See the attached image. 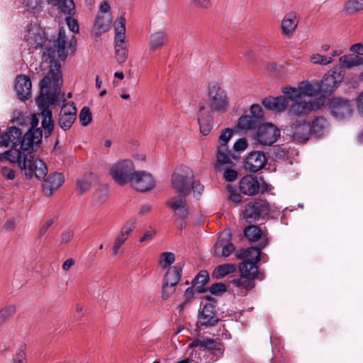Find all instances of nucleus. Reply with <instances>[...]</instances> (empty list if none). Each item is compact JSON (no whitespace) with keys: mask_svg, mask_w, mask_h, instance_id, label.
I'll use <instances>...</instances> for the list:
<instances>
[{"mask_svg":"<svg viewBox=\"0 0 363 363\" xmlns=\"http://www.w3.org/2000/svg\"><path fill=\"white\" fill-rule=\"evenodd\" d=\"M77 40L72 35L68 40L65 28H61L55 41L49 42L43 52L42 59L45 62H49L48 74L40 82V93L36 99V104L40 111L42 117L41 125L45 130V137L48 138L54 128L52 111L50 106L58 101H65L64 94L60 93L62 84L60 65L56 59L65 60L68 55V49L73 53L75 51Z\"/></svg>","mask_w":363,"mask_h":363,"instance_id":"1","label":"nucleus"},{"mask_svg":"<svg viewBox=\"0 0 363 363\" xmlns=\"http://www.w3.org/2000/svg\"><path fill=\"white\" fill-rule=\"evenodd\" d=\"M285 96L267 97L263 101V106L268 110L275 112H282L288 108V114L291 116H306L323 104L321 98L317 101L299 95L295 88L285 86L282 89Z\"/></svg>","mask_w":363,"mask_h":363,"instance_id":"2","label":"nucleus"},{"mask_svg":"<svg viewBox=\"0 0 363 363\" xmlns=\"http://www.w3.org/2000/svg\"><path fill=\"white\" fill-rule=\"evenodd\" d=\"M30 128L21 139L22 132L20 128L11 127L8 129L7 134L11 138V145L16 147L20 145L22 150H28L33 145H38L42 141L43 133L40 128H36L38 124V118L35 115L30 118Z\"/></svg>","mask_w":363,"mask_h":363,"instance_id":"3","label":"nucleus"},{"mask_svg":"<svg viewBox=\"0 0 363 363\" xmlns=\"http://www.w3.org/2000/svg\"><path fill=\"white\" fill-rule=\"evenodd\" d=\"M240 275L230 281V284L236 286L241 296L247 295V292L255 287L254 279L257 277L258 269L257 265L250 262H242L239 266Z\"/></svg>","mask_w":363,"mask_h":363,"instance_id":"4","label":"nucleus"},{"mask_svg":"<svg viewBox=\"0 0 363 363\" xmlns=\"http://www.w3.org/2000/svg\"><path fill=\"white\" fill-rule=\"evenodd\" d=\"M208 105L212 111L225 112L228 107L225 91L217 82H210L207 89Z\"/></svg>","mask_w":363,"mask_h":363,"instance_id":"5","label":"nucleus"},{"mask_svg":"<svg viewBox=\"0 0 363 363\" xmlns=\"http://www.w3.org/2000/svg\"><path fill=\"white\" fill-rule=\"evenodd\" d=\"M193 178L192 170L186 166H181L172 176V186L179 195H189Z\"/></svg>","mask_w":363,"mask_h":363,"instance_id":"6","label":"nucleus"},{"mask_svg":"<svg viewBox=\"0 0 363 363\" xmlns=\"http://www.w3.org/2000/svg\"><path fill=\"white\" fill-rule=\"evenodd\" d=\"M335 84L333 76L325 77L320 84L316 83L301 82L298 87L295 88V91H299V95L304 96L305 98L310 99L311 96H317L320 91L324 92H331L333 91Z\"/></svg>","mask_w":363,"mask_h":363,"instance_id":"7","label":"nucleus"},{"mask_svg":"<svg viewBox=\"0 0 363 363\" xmlns=\"http://www.w3.org/2000/svg\"><path fill=\"white\" fill-rule=\"evenodd\" d=\"M130 160H123L115 163L110 169V174L119 185L123 186L130 182L132 176L136 171Z\"/></svg>","mask_w":363,"mask_h":363,"instance_id":"8","label":"nucleus"},{"mask_svg":"<svg viewBox=\"0 0 363 363\" xmlns=\"http://www.w3.org/2000/svg\"><path fill=\"white\" fill-rule=\"evenodd\" d=\"M22 164L21 169H24L28 178H32L35 175L37 179H41L47 174L45 163L40 159H35L33 154L30 151L25 155Z\"/></svg>","mask_w":363,"mask_h":363,"instance_id":"9","label":"nucleus"},{"mask_svg":"<svg viewBox=\"0 0 363 363\" xmlns=\"http://www.w3.org/2000/svg\"><path fill=\"white\" fill-rule=\"evenodd\" d=\"M269 211L270 208L266 200L255 199L245 206L243 218L250 223L267 216Z\"/></svg>","mask_w":363,"mask_h":363,"instance_id":"10","label":"nucleus"},{"mask_svg":"<svg viewBox=\"0 0 363 363\" xmlns=\"http://www.w3.org/2000/svg\"><path fill=\"white\" fill-rule=\"evenodd\" d=\"M280 136V130L271 123H265L258 126L256 140L262 145L270 146Z\"/></svg>","mask_w":363,"mask_h":363,"instance_id":"11","label":"nucleus"},{"mask_svg":"<svg viewBox=\"0 0 363 363\" xmlns=\"http://www.w3.org/2000/svg\"><path fill=\"white\" fill-rule=\"evenodd\" d=\"M199 347L203 350H207L217 358L220 357L224 351L222 343L208 337H196L188 346L189 348Z\"/></svg>","mask_w":363,"mask_h":363,"instance_id":"12","label":"nucleus"},{"mask_svg":"<svg viewBox=\"0 0 363 363\" xmlns=\"http://www.w3.org/2000/svg\"><path fill=\"white\" fill-rule=\"evenodd\" d=\"M77 118V108L73 102L64 104L59 113L57 123L64 130H69Z\"/></svg>","mask_w":363,"mask_h":363,"instance_id":"13","label":"nucleus"},{"mask_svg":"<svg viewBox=\"0 0 363 363\" xmlns=\"http://www.w3.org/2000/svg\"><path fill=\"white\" fill-rule=\"evenodd\" d=\"M130 183L135 189L142 192L149 191L155 186V180L152 175L145 171L134 172Z\"/></svg>","mask_w":363,"mask_h":363,"instance_id":"14","label":"nucleus"},{"mask_svg":"<svg viewBox=\"0 0 363 363\" xmlns=\"http://www.w3.org/2000/svg\"><path fill=\"white\" fill-rule=\"evenodd\" d=\"M331 114L337 118L350 116L352 112V104L349 100L334 98L329 101Z\"/></svg>","mask_w":363,"mask_h":363,"instance_id":"15","label":"nucleus"},{"mask_svg":"<svg viewBox=\"0 0 363 363\" xmlns=\"http://www.w3.org/2000/svg\"><path fill=\"white\" fill-rule=\"evenodd\" d=\"M24 39L32 48L37 49L45 41V35L38 25L30 24L27 28Z\"/></svg>","mask_w":363,"mask_h":363,"instance_id":"16","label":"nucleus"},{"mask_svg":"<svg viewBox=\"0 0 363 363\" xmlns=\"http://www.w3.org/2000/svg\"><path fill=\"white\" fill-rule=\"evenodd\" d=\"M187 195L174 196L167 201L168 206L174 211L179 218L184 219L189 216V207L186 203Z\"/></svg>","mask_w":363,"mask_h":363,"instance_id":"17","label":"nucleus"},{"mask_svg":"<svg viewBox=\"0 0 363 363\" xmlns=\"http://www.w3.org/2000/svg\"><path fill=\"white\" fill-rule=\"evenodd\" d=\"M266 162L265 155L262 152L255 151L245 158L244 167L248 172H257L264 167Z\"/></svg>","mask_w":363,"mask_h":363,"instance_id":"18","label":"nucleus"},{"mask_svg":"<svg viewBox=\"0 0 363 363\" xmlns=\"http://www.w3.org/2000/svg\"><path fill=\"white\" fill-rule=\"evenodd\" d=\"M298 21L299 18L297 13L295 11L286 13L281 22L282 35L288 38L291 37L296 31Z\"/></svg>","mask_w":363,"mask_h":363,"instance_id":"19","label":"nucleus"},{"mask_svg":"<svg viewBox=\"0 0 363 363\" xmlns=\"http://www.w3.org/2000/svg\"><path fill=\"white\" fill-rule=\"evenodd\" d=\"M32 84L28 77L19 75L16 78L14 89L18 98L25 101L31 96Z\"/></svg>","mask_w":363,"mask_h":363,"instance_id":"20","label":"nucleus"},{"mask_svg":"<svg viewBox=\"0 0 363 363\" xmlns=\"http://www.w3.org/2000/svg\"><path fill=\"white\" fill-rule=\"evenodd\" d=\"M267 244L266 239H263L259 247H252L246 250H240L236 252L238 259H245L243 262H250L256 264L260 260V250Z\"/></svg>","mask_w":363,"mask_h":363,"instance_id":"21","label":"nucleus"},{"mask_svg":"<svg viewBox=\"0 0 363 363\" xmlns=\"http://www.w3.org/2000/svg\"><path fill=\"white\" fill-rule=\"evenodd\" d=\"M310 130V124L307 123L306 121H296L291 126V135L296 141H306L311 134Z\"/></svg>","mask_w":363,"mask_h":363,"instance_id":"22","label":"nucleus"},{"mask_svg":"<svg viewBox=\"0 0 363 363\" xmlns=\"http://www.w3.org/2000/svg\"><path fill=\"white\" fill-rule=\"evenodd\" d=\"M236 156L228 147H218L216 162L214 168L217 171L224 170V166H230L233 164V159H235Z\"/></svg>","mask_w":363,"mask_h":363,"instance_id":"23","label":"nucleus"},{"mask_svg":"<svg viewBox=\"0 0 363 363\" xmlns=\"http://www.w3.org/2000/svg\"><path fill=\"white\" fill-rule=\"evenodd\" d=\"M65 182V177L62 173L54 172L48 176L43 184V192L47 196H50Z\"/></svg>","mask_w":363,"mask_h":363,"instance_id":"24","label":"nucleus"},{"mask_svg":"<svg viewBox=\"0 0 363 363\" xmlns=\"http://www.w3.org/2000/svg\"><path fill=\"white\" fill-rule=\"evenodd\" d=\"M240 191L245 195L253 196L258 193L259 184L257 178L252 175L243 177L239 183Z\"/></svg>","mask_w":363,"mask_h":363,"instance_id":"25","label":"nucleus"},{"mask_svg":"<svg viewBox=\"0 0 363 363\" xmlns=\"http://www.w3.org/2000/svg\"><path fill=\"white\" fill-rule=\"evenodd\" d=\"M218 319L214 311V307L211 303H206L199 314V322L206 326H213L216 324Z\"/></svg>","mask_w":363,"mask_h":363,"instance_id":"26","label":"nucleus"},{"mask_svg":"<svg viewBox=\"0 0 363 363\" xmlns=\"http://www.w3.org/2000/svg\"><path fill=\"white\" fill-rule=\"evenodd\" d=\"M113 22L111 14L97 15L95 20L94 27L92 33L96 36H99L109 30Z\"/></svg>","mask_w":363,"mask_h":363,"instance_id":"27","label":"nucleus"},{"mask_svg":"<svg viewBox=\"0 0 363 363\" xmlns=\"http://www.w3.org/2000/svg\"><path fill=\"white\" fill-rule=\"evenodd\" d=\"M168 40V35L164 31H157L150 35L148 40L149 52L160 49Z\"/></svg>","mask_w":363,"mask_h":363,"instance_id":"28","label":"nucleus"},{"mask_svg":"<svg viewBox=\"0 0 363 363\" xmlns=\"http://www.w3.org/2000/svg\"><path fill=\"white\" fill-rule=\"evenodd\" d=\"M54 6L56 7L59 13L62 15H74L76 13L75 4L74 0H53Z\"/></svg>","mask_w":363,"mask_h":363,"instance_id":"29","label":"nucleus"},{"mask_svg":"<svg viewBox=\"0 0 363 363\" xmlns=\"http://www.w3.org/2000/svg\"><path fill=\"white\" fill-rule=\"evenodd\" d=\"M328 122L325 118L317 117L313 120L310 125V132L318 137L322 136L328 132Z\"/></svg>","mask_w":363,"mask_h":363,"instance_id":"30","label":"nucleus"},{"mask_svg":"<svg viewBox=\"0 0 363 363\" xmlns=\"http://www.w3.org/2000/svg\"><path fill=\"white\" fill-rule=\"evenodd\" d=\"M182 275V268L177 266L169 267L164 277L163 282L176 286L180 280Z\"/></svg>","mask_w":363,"mask_h":363,"instance_id":"31","label":"nucleus"},{"mask_svg":"<svg viewBox=\"0 0 363 363\" xmlns=\"http://www.w3.org/2000/svg\"><path fill=\"white\" fill-rule=\"evenodd\" d=\"M28 150H22L16 149V147H12L11 150L5 152L6 158L13 163H18L19 167L21 169L23 164L22 162L24 161L25 155Z\"/></svg>","mask_w":363,"mask_h":363,"instance_id":"32","label":"nucleus"},{"mask_svg":"<svg viewBox=\"0 0 363 363\" xmlns=\"http://www.w3.org/2000/svg\"><path fill=\"white\" fill-rule=\"evenodd\" d=\"M134 223L131 221L127 222L121 228L120 232L116 236L113 243L121 247L127 240L129 234L133 230Z\"/></svg>","mask_w":363,"mask_h":363,"instance_id":"33","label":"nucleus"},{"mask_svg":"<svg viewBox=\"0 0 363 363\" xmlns=\"http://www.w3.org/2000/svg\"><path fill=\"white\" fill-rule=\"evenodd\" d=\"M208 273L206 270L201 271L194 279L192 284L197 294H202L206 291L204 285L208 282Z\"/></svg>","mask_w":363,"mask_h":363,"instance_id":"34","label":"nucleus"},{"mask_svg":"<svg viewBox=\"0 0 363 363\" xmlns=\"http://www.w3.org/2000/svg\"><path fill=\"white\" fill-rule=\"evenodd\" d=\"M236 270V266L234 264H223L218 265L213 272L212 276L218 279L230 274H233Z\"/></svg>","mask_w":363,"mask_h":363,"instance_id":"35","label":"nucleus"},{"mask_svg":"<svg viewBox=\"0 0 363 363\" xmlns=\"http://www.w3.org/2000/svg\"><path fill=\"white\" fill-rule=\"evenodd\" d=\"M258 121L250 116H242L239 118L237 123V128L241 130H249L256 128Z\"/></svg>","mask_w":363,"mask_h":363,"instance_id":"36","label":"nucleus"},{"mask_svg":"<svg viewBox=\"0 0 363 363\" xmlns=\"http://www.w3.org/2000/svg\"><path fill=\"white\" fill-rule=\"evenodd\" d=\"M339 62L342 67L350 69L361 65L363 59L357 55H345L339 58Z\"/></svg>","mask_w":363,"mask_h":363,"instance_id":"37","label":"nucleus"},{"mask_svg":"<svg viewBox=\"0 0 363 363\" xmlns=\"http://www.w3.org/2000/svg\"><path fill=\"white\" fill-rule=\"evenodd\" d=\"M244 235L250 241L254 242L262 238V233L258 226L251 225L245 228Z\"/></svg>","mask_w":363,"mask_h":363,"instance_id":"38","label":"nucleus"},{"mask_svg":"<svg viewBox=\"0 0 363 363\" xmlns=\"http://www.w3.org/2000/svg\"><path fill=\"white\" fill-rule=\"evenodd\" d=\"M203 109H204V106H200L199 116H198V121H199V123L200 125L201 133L203 135H207L209 133V132L211 131V120H206L202 117L201 114H202V111H203Z\"/></svg>","mask_w":363,"mask_h":363,"instance_id":"39","label":"nucleus"},{"mask_svg":"<svg viewBox=\"0 0 363 363\" xmlns=\"http://www.w3.org/2000/svg\"><path fill=\"white\" fill-rule=\"evenodd\" d=\"M16 312V308L14 305H9L2 308L0 310V326L12 317Z\"/></svg>","mask_w":363,"mask_h":363,"instance_id":"40","label":"nucleus"},{"mask_svg":"<svg viewBox=\"0 0 363 363\" xmlns=\"http://www.w3.org/2000/svg\"><path fill=\"white\" fill-rule=\"evenodd\" d=\"M92 178L93 177L91 174H86L82 178L78 179L77 182V190L82 194L86 191L91 184Z\"/></svg>","mask_w":363,"mask_h":363,"instance_id":"41","label":"nucleus"},{"mask_svg":"<svg viewBox=\"0 0 363 363\" xmlns=\"http://www.w3.org/2000/svg\"><path fill=\"white\" fill-rule=\"evenodd\" d=\"M114 50L116 62L118 64L124 63L127 60L128 56V50L127 47L116 45L114 47Z\"/></svg>","mask_w":363,"mask_h":363,"instance_id":"42","label":"nucleus"},{"mask_svg":"<svg viewBox=\"0 0 363 363\" xmlns=\"http://www.w3.org/2000/svg\"><path fill=\"white\" fill-rule=\"evenodd\" d=\"M345 9L348 13L360 11L363 9V0H349L345 4Z\"/></svg>","mask_w":363,"mask_h":363,"instance_id":"43","label":"nucleus"},{"mask_svg":"<svg viewBox=\"0 0 363 363\" xmlns=\"http://www.w3.org/2000/svg\"><path fill=\"white\" fill-rule=\"evenodd\" d=\"M79 120L82 126H86L91 123L92 115L89 107L84 106L82 108L79 115Z\"/></svg>","mask_w":363,"mask_h":363,"instance_id":"44","label":"nucleus"},{"mask_svg":"<svg viewBox=\"0 0 363 363\" xmlns=\"http://www.w3.org/2000/svg\"><path fill=\"white\" fill-rule=\"evenodd\" d=\"M175 261L174 253L165 252L161 254L160 264L163 269L171 267L170 265Z\"/></svg>","mask_w":363,"mask_h":363,"instance_id":"45","label":"nucleus"},{"mask_svg":"<svg viewBox=\"0 0 363 363\" xmlns=\"http://www.w3.org/2000/svg\"><path fill=\"white\" fill-rule=\"evenodd\" d=\"M310 61L313 64L326 65L330 64L333 60L332 57H327L320 54H313L311 56Z\"/></svg>","mask_w":363,"mask_h":363,"instance_id":"46","label":"nucleus"},{"mask_svg":"<svg viewBox=\"0 0 363 363\" xmlns=\"http://www.w3.org/2000/svg\"><path fill=\"white\" fill-rule=\"evenodd\" d=\"M215 247H216L215 253L216 255H218L217 250L219 248H222L221 255L223 257H228L235 250V247H234V245L230 242H228L225 245H222L220 242H216Z\"/></svg>","mask_w":363,"mask_h":363,"instance_id":"47","label":"nucleus"},{"mask_svg":"<svg viewBox=\"0 0 363 363\" xmlns=\"http://www.w3.org/2000/svg\"><path fill=\"white\" fill-rule=\"evenodd\" d=\"M233 135V130L230 128L224 129L218 138V147H228L227 144Z\"/></svg>","mask_w":363,"mask_h":363,"instance_id":"48","label":"nucleus"},{"mask_svg":"<svg viewBox=\"0 0 363 363\" xmlns=\"http://www.w3.org/2000/svg\"><path fill=\"white\" fill-rule=\"evenodd\" d=\"M195 294L197 293L194 286L186 289L184 295V301L179 305L180 310H182L186 303L191 302L194 298Z\"/></svg>","mask_w":363,"mask_h":363,"instance_id":"49","label":"nucleus"},{"mask_svg":"<svg viewBox=\"0 0 363 363\" xmlns=\"http://www.w3.org/2000/svg\"><path fill=\"white\" fill-rule=\"evenodd\" d=\"M24 4L28 10L35 13L40 9L43 0H24Z\"/></svg>","mask_w":363,"mask_h":363,"instance_id":"50","label":"nucleus"},{"mask_svg":"<svg viewBox=\"0 0 363 363\" xmlns=\"http://www.w3.org/2000/svg\"><path fill=\"white\" fill-rule=\"evenodd\" d=\"M115 34H125V19L120 16L117 18L114 23Z\"/></svg>","mask_w":363,"mask_h":363,"instance_id":"51","label":"nucleus"},{"mask_svg":"<svg viewBox=\"0 0 363 363\" xmlns=\"http://www.w3.org/2000/svg\"><path fill=\"white\" fill-rule=\"evenodd\" d=\"M74 15H66L65 22L69 30L74 33H77L79 32V25L77 21L72 17Z\"/></svg>","mask_w":363,"mask_h":363,"instance_id":"52","label":"nucleus"},{"mask_svg":"<svg viewBox=\"0 0 363 363\" xmlns=\"http://www.w3.org/2000/svg\"><path fill=\"white\" fill-rule=\"evenodd\" d=\"M13 363H26V354L22 346L14 354Z\"/></svg>","mask_w":363,"mask_h":363,"instance_id":"53","label":"nucleus"},{"mask_svg":"<svg viewBox=\"0 0 363 363\" xmlns=\"http://www.w3.org/2000/svg\"><path fill=\"white\" fill-rule=\"evenodd\" d=\"M175 291V286H172L171 284H168L166 283H162V298L164 300L168 299L172 294H173Z\"/></svg>","mask_w":363,"mask_h":363,"instance_id":"54","label":"nucleus"},{"mask_svg":"<svg viewBox=\"0 0 363 363\" xmlns=\"http://www.w3.org/2000/svg\"><path fill=\"white\" fill-rule=\"evenodd\" d=\"M250 113L251 117L254 118L255 119L258 121L259 119L262 118L263 117V111L262 107L258 104H253L250 107Z\"/></svg>","mask_w":363,"mask_h":363,"instance_id":"55","label":"nucleus"},{"mask_svg":"<svg viewBox=\"0 0 363 363\" xmlns=\"http://www.w3.org/2000/svg\"><path fill=\"white\" fill-rule=\"evenodd\" d=\"M156 235V230L152 229V228H149L147 229L143 235L140 238L139 241L140 242H150L153 240Z\"/></svg>","mask_w":363,"mask_h":363,"instance_id":"56","label":"nucleus"},{"mask_svg":"<svg viewBox=\"0 0 363 363\" xmlns=\"http://www.w3.org/2000/svg\"><path fill=\"white\" fill-rule=\"evenodd\" d=\"M226 291V286L223 283H216L211 286L209 291L214 295H217Z\"/></svg>","mask_w":363,"mask_h":363,"instance_id":"57","label":"nucleus"},{"mask_svg":"<svg viewBox=\"0 0 363 363\" xmlns=\"http://www.w3.org/2000/svg\"><path fill=\"white\" fill-rule=\"evenodd\" d=\"M238 177V172L231 169H226L223 172V178L228 182H233Z\"/></svg>","mask_w":363,"mask_h":363,"instance_id":"58","label":"nucleus"},{"mask_svg":"<svg viewBox=\"0 0 363 363\" xmlns=\"http://www.w3.org/2000/svg\"><path fill=\"white\" fill-rule=\"evenodd\" d=\"M247 147V142L245 138H240L238 139L233 145V149L235 151H243Z\"/></svg>","mask_w":363,"mask_h":363,"instance_id":"59","label":"nucleus"},{"mask_svg":"<svg viewBox=\"0 0 363 363\" xmlns=\"http://www.w3.org/2000/svg\"><path fill=\"white\" fill-rule=\"evenodd\" d=\"M74 237V231L72 230H66L61 234L60 242L65 244L69 242Z\"/></svg>","mask_w":363,"mask_h":363,"instance_id":"60","label":"nucleus"},{"mask_svg":"<svg viewBox=\"0 0 363 363\" xmlns=\"http://www.w3.org/2000/svg\"><path fill=\"white\" fill-rule=\"evenodd\" d=\"M191 189L193 190L195 197L201 196V194H202V192L203 191V188H204L203 185H201L200 183H199L197 182L192 181L191 184Z\"/></svg>","mask_w":363,"mask_h":363,"instance_id":"61","label":"nucleus"},{"mask_svg":"<svg viewBox=\"0 0 363 363\" xmlns=\"http://www.w3.org/2000/svg\"><path fill=\"white\" fill-rule=\"evenodd\" d=\"M192 4L199 9H206L210 7L209 0H191Z\"/></svg>","mask_w":363,"mask_h":363,"instance_id":"62","label":"nucleus"},{"mask_svg":"<svg viewBox=\"0 0 363 363\" xmlns=\"http://www.w3.org/2000/svg\"><path fill=\"white\" fill-rule=\"evenodd\" d=\"M11 145V138L9 137L7 132L0 134V147H7Z\"/></svg>","mask_w":363,"mask_h":363,"instance_id":"63","label":"nucleus"},{"mask_svg":"<svg viewBox=\"0 0 363 363\" xmlns=\"http://www.w3.org/2000/svg\"><path fill=\"white\" fill-rule=\"evenodd\" d=\"M1 174L8 179H13L15 177L14 172L6 167H2L1 169Z\"/></svg>","mask_w":363,"mask_h":363,"instance_id":"64","label":"nucleus"}]
</instances>
